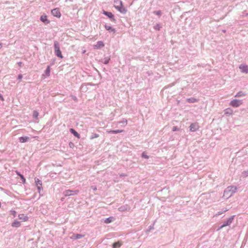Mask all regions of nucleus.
I'll return each instance as SVG.
<instances>
[{
    "instance_id": "11",
    "label": "nucleus",
    "mask_w": 248,
    "mask_h": 248,
    "mask_svg": "<svg viewBox=\"0 0 248 248\" xmlns=\"http://www.w3.org/2000/svg\"><path fill=\"white\" fill-rule=\"evenodd\" d=\"M234 217V215L230 217L227 219V220L225 221L223 223H224L226 226L230 225L232 223Z\"/></svg>"
},
{
    "instance_id": "3",
    "label": "nucleus",
    "mask_w": 248,
    "mask_h": 248,
    "mask_svg": "<svg viewBox=\"0 0 248 248\" xmlns=\"http://www.w3.org/2000/svg\"><path fill=\"white\" fill-rule=\"evenodd\" d=\"M54 48L55 55L60 59L63 58V56L60 50L59 43L57 41H55L54 42Z\"/></svg>"
},
{
    "instance_id": "19",
    "label": "nucleus",
    "mask_w": 248,
    "mask_h": 248,
    "mask_svg": "<svg viewBox=\"0 0 248 248\" xmlns=\"http://www.w3.org/2000/svg\"><path fill=\"white\" fill-rule=\"evenodd\" d=\"M104 27L107 31H108L110 32H113V33H115L116 31L115 29L113 28L112 27L108 26L107 24H105L104 25Z\"/></svg>"
},
{
    "instance_id": "34",
    "label": "nucleus",
    "mask_w": 248,
    "mask_h": 248,
    "mask_svg": "<svg viewBox=\"0 0 248 248\" xmlns=\"http://www.w3.org/2000/svg\"><path fill=\"white\" fill-rule=\"evenodd\" d=\"M153 14L160 17L162 15V12L160 10L155 11L153 12Z\"/></svg>"
},
{
    "instance_id": "33",
    "label": "nucleus",
    "mask_w": 248,
    "mask_h": 248,
    "mask_svg": "<svg viewBox=\"0 0 248 248\" xmlns=\"http://www.w3.org/2000/svg\"><path fill=\"white\" fill-rule=\"evenodd\" d=\"M99 137V134L97 133H92V135L90 137V139L93 140L95 138H97Z\"/></svg>"
},
{
    "instance_id": "46",
    "label": "nucleus",
    "mask_w": 248,
    "mask_h": 248,
    "mask_svg": "<svg viewBox=\"0 0 248 248\" xmlns=\"http://www.w3.org/2000/svg\"><path fill=\"white\" fill-rule=\"evenodd\" d=\"M22 62H17V64L19 67H21L22 66Z\"/></svg>"
},
{
    "instance_id": "43",
    "label": "nucleus",
    "mask_w": 248,
    "mask_h": 248,
    "mask_svg": "<svg viewBox=\"0 0 248 248\" xmlns=\"http://www.w3.org/2000/svg\"><path fill=\"white\" fill-rule=\"evenodd\" d=\"M22 78H23L22 75L19 74L18 75L17 79H18L19 81H20L22 79Z\"/></svg>"
},
{
    "instance_id": "40",
    "label": "nucleus",
    "mask_w": 248,
    "mask_h": 248,
    "mask_svg": "<svg viewBox=\"0 0 248 248\" xmlns=\"http://www.w3.org/2000/svg\"><path fill=\"white\" fill-rule=\"evenodd\" d=\"M226 225L224 224V223H223L221 226H220L217 229V231H219L220 230H221V229H222L223 228L226 227Z\"/></svg>"
},
{
    "instance_id": "30",
    "label": "nucleus",
    "mask_w": 248,
    "mask_h": 248,
    "mask_svg": "<svg viewBox=\"0 0 248 248\" xmlns=\"http://www.w3.org/2000/svg\"><path fill=\"white\" fill-rule=\"evenodd\" d=\"M161 28V26L160 24H156L154 26V29L156 31H159Z\"/></svg>"
},
{
    "instance_id": "15",
    "label": "nucleus",
    "mask_w": 248,
    "mask_h": 248,
    "mask_svg": "<svg viewBox=\"0 0 248 248\" xmlns=\"http://www.w3.org/2000/svg\"><path fill=\"white\" fill-rule=\"evenodd\" d=\"M239 68L241 70V71L243 73H248V66L247 65H240Z\"/></svg>"
},
{
    "instance_id": "23",
    "label": "nucleus",
    "mask_w": 248,
    "mask_h": 248,
    "mask_svg": "<svg viewBox=\"0 0 248 248\" xmlns=\"http://www.w3.org/2000/svg\"><path fill=\"white\" fill-rule=\"evenodd\" d=\"M186 101L190 103H193L197 102L198 99L194 97H190L187 98Z\"/></svg>"
},
{
    "instance_id": "26",
    "label": "nucleus",
    "mask_w": 248,
    "mask_h": 248,
    "mask_svg": "<svg viewBox=\"0 0 248 248\" xmlns=\"http://www.w3.org/2000/svg\"><path fill=\"white\" fill-rule=\"evenodd\" d=\"M113 219H114V218L113 217H109L108 218H106L105 219L104 222L106 223H109L113 221Z\"/></svg>"
},
{
    "instance_id": "14",
    "label": "nucleus",
    "mask_w": 248,
    "mask_h": 248,
    "mask_svg": "<svg viewBox=\"0 0 248 248\" xmlns=\"http://www.w3.org/2000/svg\"><path fill=\"white\" fill-rule=\"evenodd\" d=\"M30 138L28 136L20 137L19 138V141L21 143H25L29 141Z\"/></svg>"
},
{
    "instance_id": "32",
    "label": "nucleus",
    "mask_w": 248,
    "mask_h": 248,
    "mask_svg": "<svg viewBox=\"0 0 248 248\" xmlns=\"http://www.w3.org/2000/svg\"><path fill=\"white\" fill-rule=\"evenodd\" d=\"M118 124H123L124 125H126L127 124V121L126 119L124 118L122 121L118 122Z\"/></svg>"
},
{
    "instance_id": "24",
    "label": "nucleus",
    "mask_w": 248,
    "mask_h": 248,
    "mask_svg": "<svg viewBox=\"0 0 248 248\" xmlns=\"http://www.w3.org/2000/svg\"><path fill=\"white\" fill-rule=\"evenodd\" d=\"M50 66H47V68L45 71V75L44 76H46V77H49L50 76Z\"/></svg>"
},
{
    "instance_id": "17",
    "label": "nucleus",
    "mask_w": 248,
    "mask_h": 248,
    "mask_svg": "<svg viewBox=\"0 0 248 248\" xmlns=\"http://www.w3.org/2000/svg\"><path fill=\"white\" fill-rule=\"evenodd\" d=\"M83 236V235L80 234H73L71 238L73 240H78L82 238Z\"/></svg>"
},
{
    "instance_id": "49",
    "label": "nucleus",
    "mask_w": 248,
    "mask_h": 248,
    "mask_svg": "<svg viewBox=\"0 0 248 248\" xmlns=\"http://www.w3.org/2000/svg\"><path fill=\"white\" fill-rule=\"evenodd\" d=\"M69 145H70V146L71 147H72V146H73V145H74V144H73L72 142H70L69 143Z\"/></svg>"
},
{
    "instance_id": "4",
    "label": "nucleus",
    "mask_w": 248,
    "mask_h": 248,
    "mask_svg": "<svg viewBox=\"0 0 248 248\" xmlns=\"http://www.w3.org/2000/svg\"><path fill=\"white\" fill-rule=\"evenodd\" d=\"M103 14L107 16L111 21L114 23L116 22V20L114 17V16L111 12L103 10Z\"/></svg>"
},
{
    "instance_id": "10",
    "label": "nucleus",
    "mask_w": 248,
    "mask_h": 248,
    "mask_svg": "<svg viewBox=\"0 0 248 248\" xmlns=\"http://www.w3.org/2000/svg\"><path fill=\"white\" fill-rule=\"evenodd\" d=\"M199 126L196 123H192L189 126V130L191 132H195L199 129Z\"/></svg>"
},
{
    "instance_id": "48",
    "label": "nucleus",
    "mask_w": 248,
    "mask_h": 248,
    "mask_svg": "<svg viewBox=\"0 0 248 248\" xmlns=\"http://www.w3.org/2000/svg\"><path fill=\"white\" fill-rule=\"evenodd\" d=\"M126 176V175L125 174H124V173H121V174H120V176L121 177H124V176Z\"/></svg>"
},
{
    "instance_id": "51",
    "label": "nucleus",
    "mask_w": 248,
    "mask_h": 248,
    "mask_svg": "<svg viewBox=\"0 0 248 248\" xmlns=\"http://www.w3.org/2000/svg\"><path fill=\"white\" fill-rule=\"evenodd\" d=\"M147 74L149 76L150 75V73H149V72H147Z\"/></svg>"
},
{
    "instance_id": "5",
    "label": "nucleus",
    "mask_w": 248,
    "mask_h": 248,
    "mask_svg": "<svg viewBox=\"0 0 248 248\" xmlns=\"http://www.w3.org/2000/svg\"><path fill=\"white\" fill-rule=\"evenodd\" d=\"M79 190H71L70 189L66 190L63 192V195L65 197H67L72 195H75L78 193Z\"/></svg>"
},
{
    "instance_id": "29",
    "label": "nucleus",
    "mask_w": 248,
    "mask_h": 248,
    "mask_svg": "<svg viewBox=\"0 0 248 248\" xmlns=\"http://www.w3.org/2000/svg\"><path fill=\"white\" fill-rule=\"evenodd\" d=\"M38 115H39V113L37 111L34 110L33 111V113H32L33 118H34L35 119H37L38 118Z\"/></svg>"
},
{
    "instance_id": "8",
    "label": "nucleus",
    "mask_w": 248,
    "mask_h": 248,
    "mask_svg": "<svg viewBox=\"0 0 248 248\" xmlns=\"http://www.w3.org/2000/svg\"><path fill=\"white\" fill-rule=\"evenodd\" d=\"M52 15L56 17L60 18L61 16V14L58 8H54L51 10Z\"/></svg>"
},
{
    "instance_id": "9",
    "label": "nucleus",
    "mask_w": 248,
    "mask_h": 248,
    "mask_svg": "<svg viewBox=\"0 0 248 248\" xmlns=\"http://www.w3.org/2000/svg\"><path fill=\"white\" fill-rule=\"evenodd\" d=\"M118 210L119 211L122 212L125 211H129L130 210V207L127 204H125L121 206L120 207L118 208Z\"/></svg>"
},
{
    "instance_id": "37",
    "label": "nucleus",
    "mask_w": 248,
    "mask_h": 248,
    "mask_svg": "<svg viewBox=\"0 0 248 248\" xmlns=\"http://www.w3.org/2000/svg\"><path fill=\"white\" fill-rule=\"evenodd\" d=\"M141 157L144 158L148 159L149 158V156L145 154L144 153H142Z\"/></svg>"
},
{
    "instance_id": "12",
    "label": "nucleus",
    "mask_w": 248,
    "mask_h": 248,
    "mask_svg": "<svg viewBox=\"0 0 248 248\" xmlns=\"http://www.w3.org/2000/svg\"><path fill=\"white\" fill-rule=\"evenodd\" d=\"M40 20L45 24H47L50 22V21L47 19V17L46 15L41 16L40 17Z\"/></svg>"
},
{
    "instance_id": "36",
    "label": "nucleus",
    "mask_w": 248,
    "mask_h": 248,
    "mask_svg": "<svg viewBox=\"0 0 248 248\" xmlns=\"http://www.w3.org/2000/svg\"><path fill=\"white\" fill-rule=\"evenodd\" d=\"M70 97L75 102H77L78 101V98L75 95H71Z\"/></svg>"
},
{
    "instance_id": "1",
    "label": "nucleus",
    "mask_w": 248,
    "mask_h": 248,
    "mask_svg": "<svg viewBox=\"0 0 248 248\" xmlns=\"http://www.w3.org/2000/svg\"><path fill=\"white\" fill-rule=\"evenodd\" d=\"M237 190V188L235 186H229L224 190L222 197L224 199H228L236 192Z\"/></svg>"
},
{
    "instance_id": "7",
    "label": "nucleus",
    "mask_w": 248,
    "mask_h": 248,
    "mask_svg": "<svg viewBox=\"0 0 248 248\" xmlns=\"http://www.w3.org/2000/svg\"><path fill=\"white\" fill-rule=\"evenodd\" d=\"M242 100L233 99L230 102V105L233 107H238L239 106L242 104Z\"/></svg>"
},
{
    "instance_id": "13",
    "label": "nucleus",
    "mask_w": 248,
    "mask_h": 248,
    "mask_svg": "<svg viewBox=\"0 0 248 248\" xmlns=\"http://www.w3.org/2000/svg\"><path fill=\"white\" fill-rule=\"evenodd\" d=\"M124 132V130H119V129H118V130H107V133H108V134H116L120 133H122V132Z\"/></svg>"
},
{
    "instance_id": "41",
    "label": "nucleus",
    "mask_w": 248,
    "mask_h": 248,
    "mask_svg": "<svg viewBox=\"0 0 248 248\" xmlns=\"http://www.w3.org/2000/svg\"><path fill=\"white\" fill-rule=\"evenodd\" d=\"M226 225L224 224V223H223L221 226H220L217 229V231H219L220 230H221V229H222L223 228L226 227Z\"/></svg>"
},
{
    "instance_id": "52",
    "label": "nucleus",
    "mask_w": 248,
    "mask_h": 248,
    "mask_svg": "<svg viewBox=\"0 0 248 248\" xmlns=\"http://www.w3.org/2000/svg\"><path fill=\"white\" fill-rule=\"evenodd\" d=\"M223 31V32H226V31H225V30H223V31Z\"/></svg>"
},
{
    "instance_id": "6",
    "label": "nucleus",
    "mask_w": 248,
    "mask_h": 248,
    "mask_svg": "<svg viewBox=\"0 0 248 248\" xmlns=\"http://www.w3.org/2000/svg\"><path fill=\"white\" fill-rule=\"evenodd\" d=\"M34 180L35 185L37 186L38 191L39 193L40 194L41 190H43L42 182L41 180L37 178H35Z\"/></svg>"
},
{
    "instance_id": "42",
    "label": "nucleus",
    "mask_w": 248,
    "mask_h": 248,
    "mask_svg": "<svg viewBox=\"0 0 248 248\" xmlns=\"http://www.w3.org/2000/svg\"><path fill=\"white\" fill-rule=\"evenodd\" d=\"M226 225L224 224V223H223L221 226H220L217 229V231H219L220 230H221V229H222L223 228L226 227Z\"/></svg>"
},
{
    "instance_id": "39",
    "label": "nucleus",
    "mask_w": 248,
    "mask_h": 248,
    "mask_svg": "<svg viewBox=\"0 0 248 248\" xmlns=\"http://www.w3.org/2000/svg\"><path fill=\"white\" fill-rule=\"evenodd\" d=\"M242 174H243V176H244L245 177L248 176V170H247L244 171L242 172Z\"/></svg>"
},
{
    "instance_id": "31",
    "label": "nucleus",
    "mask_w": 248,
    "mask_h": 248,
    "mask_svg": "<svg viewBox=\"0 0 248 248\" xmlns=\"http://www.w3.org/2000/svg\"><path fill=\"white\" fill-rule=\"evenodd\" d=\"M228 210L227 209H222L221 210V211H218L216 215V216H218L221 214H222L223 213H225V212H226Z\"/></svg>"
},
{
    "instance_id": "50",
    "label": "nucleus",
    "mask_w": 248,
    "mask_h": 248,
    "mask_svg": "<svg viewBox=\"0 0 248 248\" xmlns=\"http://www.w3.org/2000/svg\"><path fill=\"white\" fill-rule=\"evenodd\" d=\"M1 47H2L1 44L0 43V49L1 48Z\"/></svg>"
},
{
    "instance_id": "16",
    "label": "nucleus",
    "mask_w": 248,
    "mask_h": 248,
    "mask_svg": "<svg viewBox=\"0 0 248 248\" xmlns=\"http://www.w3.org/2000/svg\"><path fill=\"white\" fill-rule=\"evenodd\" d=\"M16 173L18 176L20 177L22 182V183L23 184H24L25 183H26V179L24 177V175L23 174H22L19 171H18V170H16Z\"/></svg>"
},
{
    "instance_id": "20",
    "label": "nucleus",
    "mask_w": 248,
    "mask_h": 248,
    "mask_svg": "<svg viewBox=\"0 0 248 248\" xmlns=\"http://www.w3.org/2000/svg\"><path fill=\"white\" fill-rule=\"evenodd\" d=\"M104 46V44L102 41H99L97 42L96 44L94 46L95 48L99 49L103 47Z\"/></svg>"
},
{
    "instance_id": "47",
    "label": "nucleus",
    "mask_w": 248,
    "mask_h": 248,
    "mask_svg": "<svg viewBox=\"0 0 248 248\" xmlns=\"http://www.w3.org/2000/svg\"><path fill=\"white\" fill-rule=\"evenodd\" d=\"M0 99L1 100H2V101L4 100V98L3 97V96H2V95L1 93H0Z\"/></svg>"
},
{
    "instance_id": "28",
    "label": "nucleus",
    "mask_w": 248,
    "mask_h": 248,
    "mask_svg": "<svg viewBox=\"0 0 248 248\" xmlns=\"http://www.w3.org/2000/svg\"><path fill=\"white\" fill-rule=\"evenodd\" d=\"M121 246V244L119 242H116L112 244V248H118Z\"/></svg>"
},
{
    "instance_id": "18",
    "label": "nucleus",
    "mask_w": 248,
    "mask_h": 248,
    "mask_svg": "<svg viewBox=\"0 0 248 248\" xmlns=\"http://www.w3.org/2000/svg\"><path fill=\"white\" fill-rule=\"evenodd\" d=\"M11 226L13 227L18 228L21 226V223L17 220H15L11 224Z\"/></svg>"
},
{
    "instance_id": "53",
    "label": "nucleus",
    "mask_w": 248,
    "mask_h": 248,
    "mask_svg": "<svg viewBox=\"0 0 248 248\" xmlns=\"http://www.w3.org/2000/svg\"><path fill=\"white\" fill-rule=\"evenodd\" d=\"M248 15V14H246V16H247Z\"/></svg>"
},
{
    "instance_id": "35",
    "label": "nucleus",
    "mask_w": 248,
    "mask_h": 248,
    "mask_svg": "<svg viewBox=\"0 0 248 248\" xmlns=\"http://www.w3.org/2000/svg\"><path fill=\"white\" fill-rule=\"evenodd\" d=\"M10 213L11 215H12L14 217H16V212L15 210H11L10 211Z\"/></svg>"
},
{
    "instance_id": "38",
    "label": "nucleus",
    "mask_w": 248,
    "mask_h": 248,
    "mask_svg": "<svg viewBox=\"0 0 248 248\" xmlns=\"http://www.w3.org/2000/svg\"><path fill=\"white\" fill-rule=\"evenodd\" d=\"M172 130L173 131H178L179 130V128L177 126H174L172 127Z\"/></svg>"
},
{
    "instance_id": "45",
    "label": "nucleus",
    "mask_w": 248,
    "mask_h": 248,
    "mask_svg": "<svg viewBox=\"0 0 248 248\" xmlns=\"http://www.w3.org/2000/svg\"><path fill=\"white\" fill-rule=\"evenodd\" d=\"M154 229V224L149 227V231Z\"/></svg>"
},
{
    "instance_id": "25",
    "label": "nucleus",
    "mask_w": 248,
    "mask_h": 248,
    "mask_svg": "<svg viewBox=\"0 0 248 248\" xmlns=\"http://www.w3.org/2000/svg\"><path fill=\"white\" fill-rule=\"evenodd\" d=\"M110 60V59L109 57H105L102 60V62L105 64H107L109 63Z\"/></svg>"
},
{
    "instance_id": "44",
    "label": "nucleus",
    "mask_w": 248,
    "mask_h": 248,
    "mask_svg": "<svg viewBox=\"0 0 248 248\" xmlns=\"http://www.w3.org/2000/svg\"><path fill=\"white\" fill-rule=\"evenodd\" d=\"M91 188L93 190L96 191L97 190V187L95 186H91Z\"/></svg>"
},
{
    "instance_id": "22",
    "label": "nucleus",
    "mask_w": 248,
    "mask_h": 248,
    "mask_svg": "<svg viewBox=\"0 0 248 248\" xmlns=\"http://www.w3.org/2000/svg\"><path fill=\"white\" fill-rule=\"evenodd\" d=\"M70 132L73 134L74 136L78 138H80V135L74 129L70 128Z\"/></svg>"
},
{
    "instance_id": "27",
    "label": "nucleus",
    "mask_w": 248,
    "mask_h": 248,
    "mask_svg": "<svg viewBox=\"0 0 248 248\" xmlns=\"http://www.w3.org/2000/svg\"><path fill=\"white\" fill-rule=\"evenodd\" d=\"M246 95V93H243V92L242 91H240L239 92H238L236 95H235V97H243V96H244Z\"/></svg>"
},
{
    "instance_id": "2",
    "label": "nucleus",
    "mask_w": 248,
    "mask_h": 248,
    "mask_svg": "<svg viewBox=\"0 0 248 248\" xmlns=\"http://www.w3.org/2000/svg\"><path fill=\"white\" fill-rule=\"evenodd\" d=\"M114 7L121 13L125 14L127 9L123 6V2L120 0H115L114 1Z\"/></svg>"
},
{
    "instance_id": "21",
    "label": "nucleus",
    "mask_w": 248,
    "mask_h": 248,
    "mask_svg": "<svg viewBox=\"0 0 248 248\" xmlns=\"http://www.w3.org/2000/svg\"><path fill=\"white\" fill-rule=\"evenodd\" d=\"M18 217L19 219L22 220L24 221H26L29 219L28 217L27 216H25L24 214H19Z\"/></svg>"
}]
</instances>
